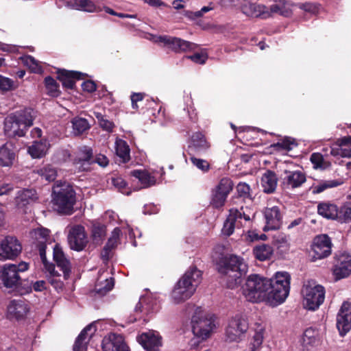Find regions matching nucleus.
I'll list each match as a JSON object with an SVG mask.
<instances>
[{"label":"nucleus","instance_id":"obj_1","mask_svg":"<svg viewBox=\"0 0 351 351\" xmlns=\"http://www.w3.org/2000/svg\"><path fill=\"white\" fill-rule=\"evenodd\" d=\"M291 276L286 271L277 272L267 279L258 274L250 275L243 287V294L251 302L267 301L272 306L282 303L290 291Z\"/></svg>","mask_w":351,"mask_h":351},{"label":"nucleus","instance_id":"obj_2","mask_svg":"<svg viewBox=\"0 0 351 351\" xmlns=\"http://www.w3.org/2000/svg\"><path fill=\"white\" fill-rule=\"evenodd\" d=\"M36 112L28 108L8 115L4 120V132L8 137L24 136L33 125Z\"/></svg>","mask_w":351,"mask_h":351},{"label":"nucleus","instance_id":"obj_3","mask_svg":"<svg viewBox=\"0 0 351 351\" xmlns=\"http://www.w3.org/2000/svg\"><path fill=\"white\" fill-rule=\"evenodd\" d=\"M201 280L202 272L196 267H191L186 271L172 291L171 298L174 303L179 304L191 298Z\"/></svg>","mask_w":351,"mask_h":351},{"label":"nucleus","instance_id":"obj_4","mask_svg":"<svg viewBox=\"0 0 351 351\" xmlns=\"http://www.w3.org/2000/svg\"><path fill=\"white\" fill-rule=\"evenodd\" d=\"M219 271L224 276L228 287L233 289L241 282L242 276L247 273V265L242 258L231 255L225 259Z\"/></svg>","mask_w":351,"mask_h":351},{"label":"nucleus","instance_id":"obj_5","mask_svg":"<svg viewBox=\"0 0 351 351\" xmlns=\"http://www.w3.org/2000/svg\"><path fill=\"white\" fill-rule=\"evenodd\" d=\"M75 192L69 184L55 186L52 192V204L59 213L71 215L75 204Z\"/></svg>","mask_w":351,"mask_h":351},{"label":"nucleus","instance_id":"obj_6","mask_svg":"<svg viewBox=\"0 0 351 351\" xmlns=\"http://www.w3.org/2000/svg\"><path fill=\"white\" fill-rule=\"evenodd\" d=\"M304 306L311 311L317 309L325 299V289L313 280H308L302 289Z\"/></svg>","mask_w":351,"mask_h":351},{"label":"nucleus","instance_id":"obj_7","mask_svg":"<svg viewBox=\"0 0 351 351\" xmlns=\"http://www.w3.org/2000/svg\"><path fill=\"white\" fill-rule=\"evenodd\" d=\"M29 269V264L21 262L19 264H5L0 269V285L5 288L14 291L21 282L20 273Z\"/></svg>","mask_w":351,"mask_h":351},{"label":"nucleus","instance_id":"obj_8","mask_svg":"<svg viewBox=\"0 0 351 351\" xmlns=\"http://www.w3.org/2000/svg\"><path fill=\"white\" fill-rule=\"evenodd\" d=\"M280 175V185L283 189L292 190L300 187L306 181L305 173L295 169L292 162H284Z\"/></svg>","mask_w":351,"mask_h":351},{"label":"nucleus","instance_id":"obj_9","mask_svg":"<svg viewBox=\"0 0 351 351\" xmlns=\"http://www.w3.org/2000/svg\"><path fill=\"white\" fill-rule=\"evenodd\" d=\"M191 325L193 335L199 341L208 339L215 326L213 317L204 313L200 308H197L193 315Z\"/></svg>","mask_w":351,"mask_h":351},{"label":"nucleus","instance_id":"obj_10","mask_svg":"<svg viewBox=\"0 0 351 351\" xmlns=\"http://www.w3.org/2000/svg\"><path fill=\"white\" fill-rule=\"evenodd\" d=\"M248 329V323L244 317L236 315L230 320L226 331L227 341H239Z\"/></svg>","mask_w":351,"mask_h":351},{"label":"nucleus","instance_id":"obj_11","mask_svg":"<svg viewBox=\"0 0 351 351\" xmlns=\"http://www.w3.org/2000/svg\"><path fill=\"white\" fill-rule=\"evenodd\" d=\"M49 230L40 227L29 232L32 247L38 251L41 259H45L46 247L50 241Z\"/></svg>","mask_w":351,"mask_h":351},{"label":"nucleus","instance_id":"obj_12","mask_svg":"<svg viewBox=\"0 0 351 351\" xmlns=\"http://www.w3.org/2000/svg\"><path fill=\"white\" fill-rule=\"evenodd\" d=\"M242 219H244L246 221L250 220V215L243 211V207H241L240 210L237 208H230L229 210V215L225 221L221 230L223 234L226 236H230L233 233L235 227L242 226Z\"/></svg>","mask_w":351,"mask_h":351},{"label":"nucleus","instance_id":"obj_13","mask_svg":"<svg viewBox=\"0 0 351 351\" xmlns=\"http://www.w3.org/2000/svg\"><path fill=\"white\" fill-rule=\"evenodd\" d=\"M333 244L331 238L326 234H321L314 237L311 246L315 259H322L329 256L332 253Z\"/></svg>","mask_w":351,"mask_h":351},{"label":"nucleus","instance_id":"obj_14","mask_svg":"<svg viewBox=\"0 0 351 351\" xmlns=\"http://www.w3.org/2000/svg\"><path fill=\"white\" fill-rule=\"evenodd\" d=\"M156 43H161L164 47H166L175 52L192 51L195 50L197 47V45L193 43L167 35L157 37Z\"/></svg>","mask_w":351,"mask_h":351},{"label":"nucleus","instance_id":"obj_15","mask_svg":"<svg viewBox=\"0 0 351 351\" xmlns=\"http://www.w3.org/2000/svg\"><path fill=\"white\" fill-rule=\"evenodd\" d=\"M333 274L338 280L351 274V254L338 252L334 257Z\"/></svg>","mask_w":351,"mask_h":351},{"label":"nucleus","instance_id":"obj_16","mask_svg":"<svg viewBox=\"0 0 351 351\" xmlns=\"http://www.w3.org/2000/svg\"><path fill=\"white\" fill-rule=\"evenodd\" d=\"M22 245L14 237H6L0 243V259L13 260L21 252Z\"/></svg>","mask_w":351,"mask_h":351},{"label":"nucleus","instance_id":"obj_17","mask_svg":"<svg viewBox=\"0 0 351 351\" xmlns=\"http://www.w3.org/2000/svg\"><path fill=\"white\" fill-rule=\"evenodd\" d=\"M68 243L71 250L80 252L88 243L85 228L81 225H75L69 229L67 236Z\"/></svg>","mask_w":351,"mask_h":351},{"label":"nucleus","instance_id":"obj_18","mask_svg":"<svg viewBox=\"0 0 351 351\" xmlns=\"http://www.w3.org/2000/svg\"><path fill=\"white\" fill-rule=\"evenodd\" d=\"M337 328L341 336L351 330V302H344L337 315Z\"/></svg>","mask_w":351,"mask_h":351},{"label":"nucleus","instance_id":"obj_19","mask_svg":"<svg viewBox=\"0 0 351 351\" xmlns=\"http://www.w3.org/2000/svg\"><path fill=\"white\" fill-rule=\"evenodd\" d=\"M241 11L246 16L251 18H261L266 19L269 18L267 7L263 4L253 3L249 0H242Z\"/></svg>","mask_w":351,"mask_h":351},{"label":"nucleus","instance_id":"obj_20","mask_svg":"<svg viewBox=\"0 0 351 351\" xmlns=\"http://www.w3.org/2000/svg\"><path fill=\"white\" fill-rule=\"evenodd\" d=\"M138 342L147 351H158L162 346L161 337L154 330H149L137 337Z\"/></svg>","mask_w":351,"mask_h":351},{"label":"nucleus","instance_id":"obj_21","mask_svg":"<svg viewBox=\"0 0 351 351\" xmlns=\"http://www.w3.org/2000/svg\"><path fill=\"white\" fill-rule=\"evenodd\" d=\"M103 351H129V348L121 335L110 333L102 340Z\"/></svg>","mask_w":351,"mask_h":351},{"label":"nucleus","instance_id":"obj_22","mask_svg":"<svg viewBox=\"0 0 351 351\" xmlns=\"http://www.w3.org/2000/svg\"><path fill=\"white\" fill-rule=\"evenodd\" d=\"M265 226L264 231L279 229L282 224V215L278 206L266 208L264 210Z\"/></svg>","mask_w":351,"mask_h":351},{"label":"nucleus","instance_id":"obj_23","mask_svg":"<svg viewBox=\"0 0 351 351\" xmlns=\"http://www.w3.org/2000/svg\"><path fill=\"white\" fill-rule=\"evenodd\" d=\"M29 311L28 302L24 300H13L8 306V315L11 319L17 320L23 319Z\"/></svg>","mask_w":351,"mask_h":351},{"label":"nucleus","instance_id":"obj_24","mask_svg":"<svg viewBox=\"0 0 351 351\" xmlns=\"http://www.w3.org/2000/svg\"><path fill=\"white\" fill-rule=\"evenodd\" d=\"M293 3L289 0H275L274 3L267 8L269 18L274 14L289 17L293 13Z\"/></svg>","mask_w":351,"mask_h":351},{"label":"nucleus","instance_id":"obj_25","mask_svg":"<svg viewBox=\"0 0 351 351\" xmlns=\"http://www.w3.org/2000/svg\"><path fill=\"white\" fill-rule=\"evenodd\" d=\"M92 163H93L92 149L86 146L82 147L74 161L76 168L82 171H88Z\"/></svg>","mask_w":351,"mask_h":351},{"label":"nucleus","instance_id":"obj_26","mask_svg":"<svg viewBox=\"0 0 351 351\" xmlns=\"http://www.w3.org/2000/svg\"><path fill=\"white\" fill-rule=\"evenodd\" d=\"M95 331V328L93 324L86 326L76 338L73 346V351H85Z\"/></svg>","mask_w":351,"mask_h":351},{"label":"nucleus","instance_id":"obj_27","mask_svg":"<svg viewBox=\"0 0 351 351\" xmlns=\"http://www.w3.org/2000/svg\"><path fill=\"white\" fill-rule=\"evenodd\" d=\"M15 159V147L11 142H7L0 147V165L3 167L12 165Z\"/></svg>","mask_w":351,"mask_h":351},{"label":"nucleus","instance_id":"obj_28","mask_svg":"<svg viewBox=\"0 0 351 351\" xmlns=\"http://www.w3.org/2000/svg\"><path fill=\"white\" fill-rule=\"evenodd\" d=\"M53 256L57 266L60 268L64 277L66 278L71 272V264L58 245L54 246Z\"/></svg>","mask_w":351,"mask_h":351},{"label":"nucleus","instance_id":"obj_29","mask_svg":"<svg viewBox=\"0 0 351 351\" xmlns=\"http://www.w3.org/2000/svg\"><path fill=\"white\" fill-rule=\"evenodd\" d=\"M82 73L77 71H67L65 69L58 71V78L62 82L63 86L69 89H73L75 80H80Z\"/></svg>","mask_w":351,"mask_h":351},{"label":"nucleus","instance_id":"obj_30","mask_svg":"<svg viewBox=\"0 0 351 351\" xmlns=\"http://www.w3.org/2000/svg\"><path fill=\"white\" fill-rule=\"evenodd\" d=\"M278 182L276 174L267 170L261 178V186L264 193L269 194L275 191Z\"/></svg>","mask_w":351,"mask_h":351},{"label":"nucleus","instance_id":"obj_31","mask_svg":"<svg viewBox=\"0 0 351 351\" xmlns=\"http://www.w3.org/2000/svg\"><path fill=\"white\" fill-rule=\"evenodd\" d=\"M157 310L156 301L149 297L141 298L135 308L136 311L145 312L147 314L152 313Z\"/></svg>","mask_w":351,"mask_h":351},{"label":"nucleus","instance_id":"obj_32","mask_svg":"<svg viewBox=\"0 0 351 351\" xmlns=\"http://www.w3.org/2000/svg\"><path fill=\"white\" fill-rule=\"evenodd\" d=\"M318 213L327 219H334L339 215L337 206L334 204L322 202L317 206Z\"/></svg>","mask_w":351,"mask_h":351},{"label":"nucleus","instance_id":"obj_33","mask_svg":"<svg viewBox=\"0 0 351 351\" xmlns=\"http://www.w3.org/2000/svg\"><path fill=\"white\" fill-rule=\"evenodd\" d=\"M190 147L195 152L200 153L208 149L209 145L206 141L204 134L200 132H196L193 134L191 137V145Z\"/></svg>","mask_w":351,"mask_h":351},{"label":"nucleus","instance_id":"obj_34","mask_svg":"<svg viewBox=\"0 0 351 351\" xmlns=\"http://www.w3.org/2000/svg\"><path fill=\"white\" fill-rule=\"evenodd\" d=\"M36 199L37 194L36 191L33 189H24L18 192L16 197V203L18 206H23Z\"/></svg>","mask_w":351,"mask_h":351},{"label":"nucleus","instance_id":"obj_35","mask_svg":"<svg viewBox=\"0 0 351 351\" xmlns=\"http://www.w3.org/2000/svg\"><path fill=\"white\" fill-rule=\"evenodd\" d=\"M343 184L341 180H321L317 184H314L311 190L313 194H319L328 189L337 187Z\"/></svg>","mask_w":351,"mask_h":351},{"label":"nucleus","instance_id":"obj_36","mask_svg":"<svg viewBox=\"0 0 351 351\" xmlns=\"http://www.w3.org/2000/svg\"><path fill=\"white\" fill-rule=\"evenodd\" d=\"M131 175L137 178L144 188L149 187L156 183L155 178L146 171L134 170L131 172Z\"/></svg>","mask_w":351,"mask_h":351},{"label":"nucleus","instance_id":"obj_37","mask_svg":"<svg viewBox=\"0 0 351 351\" xmlns=\"http://www.w3.org/2000/svg\"><path fill=\"white\" fill-rule=\"evenodd\" d=\"M48 149L46 142L35 141L29 147L28 152L34 158H40L43 157Z\"/></svg>","mask_w":351,"mask_h":351},{"label":"nucleus","instance_id":"obj_38","mask_svg":"<svg viewBox=\"0 0 351 351\" xmlns=\"http://www.w3.org/2000/svg\"><path fill=\"white\" fill-rule=\"evenodd\" d=\"M71 123L73 133L76 136L82 134L90 127L88 121L86 119L79 117H74L71 121Z\"/></svg>","mask_w":351,"mask_h":351},{"label":"nucleus","instance_id":"obj_39","mask_svg":"<svg viewBox=\"0 0 351 351\" xmlns=\"http://www.w3.org/2000/svg\"><path fill=\"white\" fill-rule=\"evenodd\" d=\"M310 160L315 169L326 170L331 166L330 162L326 160L323 155L318 152L313 153Z\"/></svg>","mask_w":351,"mask_h":351},{"label":"nucleus","instance_id":"obj_40","mask_svg":"<svg viewBox=\"0 0 351 351\" xmlns=\"http://www.w3.org/2000/svg\"><path fill=\"white\" fill-rule=\"evenodd\" d=\"M253 252L256 258L261 261L269 259L273 254L272 247L265 244L255 247Z\"/></svg>","mask_w":351,"mask_h":351},{"label":"nucleus","instance_id":"obj_41","mask_svg":"<svg viewBox=\"0 0 351 351\" xmlns=\"http://www.w3.org/2000/svg\"><path fill=\"white\" fill-rule=\"evenodd\" d=\"M116 153L122 162H127L130 159V148L125 141L119 140L116 141Z\"/></svg>","mask_w":351,"mask_h":351},{"label":"nucleus","instance_id":"obj_42","mask_svg":"<svg viewBox=\"0 0 351 351\" xmlns=\"http://www.w3.org/2000/svg\"><path fill=\"white\" fill-rule=\"evenodd\" d=\"M73 6L77 10L88 12H95L100 10L91 0H75Z\"/></svg>","mask_w":351,"mask_h":351},{"label":"nucleus","instance_id":"obj_43","mask_svg":"<svg viewBox=\"0 0 351 351\" xmlns=\"http://www.w3.org/2000/svg\"><path fill=\"white\" fill-rule=\"evenodd\" d=\"M38 174L48 182H53L57 177L56 169L51 165H47L37 170Z\"/></svg>","mask_w":351,"mask_h":351},{"label":"nucleus","instance_id":"obj_44","mask_svg":"<svg viewBox=\"0 0 351 351\" xmlns=\"http://www.w3.org/2000/svg\"><path fill=\"white\" fill-rule=\"evenodd\" d=\"M22 63L27 66L30 71L35 73H41L43 72V68L40 65V63L33 56L29 55H25L21 58Z\"/></svg>","mask_w":351,"mask_h":351},{"label":"nucleus","instance_id":"obj_45","mask_svg":"<svg viewBox=\"0 0 351 351\" xmlns=\"http://www.w3.org/2000/svg\"><path fill=\"white\" fill-rule=\"evenodd\" d=\"M114 285L112 278H106L103 282H97L95 285V292L100 295H105L108 292L112 290Z\"/></svg>","mask_w":351,"mask_h":351},{"label":"nucleus","instance_id":"obj_46","mask_svg":"<svg viewBox=\"0 0 351 351\" xmlns=\"http://www.w3.org/2000/svg\"><path fill=\"white\" fill-rule=\"evenodd\" d=\"M106 232V227L100 223H95L92 227V237L93 241L97 243H101L104 239Z\"/></svg>","mask_w":351,"mask_h":351},{"label":"nucleus","instance_id":"obj_47","mask_svg":"<svg viewBox=\"0 0 351 351\" xmlns=\"http://www.w3.org/2000/svg\"><path fill=\"white\" fill-rule=\"evenodd\" d=\"M227 197V195L213 189L210 204L215 208H221L224 206Z\"/></svg>","mask_w":351,"mask_h":351},{"label":"nucleus","instance_id":"obj_48","mask_svg":"<svg viewBox=\"0 0 351 351\" xmlns=\"http://www.w3.org/2000/svg\"><path fill=\"white\" fill-rule=\"evenodd\" d=\"M233 189V182L228 178H223L220 180L218 184L214 189L217 191H219L223 194L228 196L229 193Z\"/></svg>","mask_w":351,"mask_h":351},{"label":"nucleus","instance_id":"obj_49","mask_svg":"<svg viewBox=\"0 0 351 351\" xmlns=\"http://www.w3.org/2000/svg\"><path fill=\"white\" fill-rule=\"evenodd\" d=\"M94 115L97 119L99 126L103 130L108 132H112L113 131L114 124L112 121L107 119L106 117L100 112H94Z\"/></svg>","mask_w":351,"mask_h":351},{"label":"nucleus","instance_id":"obj_50","mask_svg":"<svg viewBox=\"0 0 351 351\" xmlns=\"http://www.w3.org/2000/svg\"><path fill=\"white\" fill-rule=\"evenodd\" d=\"M14 291H18L21 295L29 293L32 291V281L27 279H22L21 277V282L17 286V289Z\"/></svg>","mask_w":351,"mask_h":351},{"label":"nucleus","instance_id":"obj_51","mask_svg":"<svg viewBox=\"0 0 351 351\" xmlns=\"http://www.w3.org/2000/svg\"><path fill=\"white\" fill-rule=\"evenodd\" d=\"M296 146L297 143L295 140L290 137H285L281 141L274 145V147L287 151L293 149Z\"/></svg>","mask_w":351,"mask_h":351},{"label":"nucleus","instance_id":"obj_52","mask_svg":"<svg viewBox=\"0 0 351 351\" xmlns=\"http://www.w3.org/2000/svg\"><path fill=\"white\" fill-rule=\"evenodd\" d=\"M121 234V230L119 228H115L113 231L112 232L111 237L109 238L107 243L104 247L106 248H108L109 250H112L113 248H114L119 241V237Z\"/></svg>","mask_w":351,"mask_h":351},{"label":"nucleus","instance_id":"obj_53","mask_svg":"<svg viewBox=\"0 0 351 351\" xmlns=\"http://www.w3.org/2000/svg\"><path fill=\"white\" fill-rule=\"evenodd\" d=\"M237 191L239 197L251 199L250 187L245 182H239L237 186Z\"/></svg>","mask_w":351,"mask_h":351},{"label":"nucleus","instance_id":"obj_54","mask_svg":"<svg viewBox=\"0 0 351 351\" xmlns=\"http://www.w3.org/2000/svg\"><path fill=\"white\" fill-rule=\"evenodd\" d=\"M15 88L14 81L0 75V91L8 92Z\"/></svg>","mask_w":351,"mask_h":351},{"label":"nucleus","instance_id":"obj_55","mask_svg":"<svg viewBox=\"0 0 351 351\" xmlns=\"http://www.w3.org/2000/svg\"><path fill=\"white\" fill-rule=\"evenodd\" d=\"M212 10H213V7L204 6L200 10L196 12L186 10L184 12V15L189 19L195 20L197 18L202 17L204 13H206Z\"/></svg>","mask_w":351,"mask_h":351},{"label":"nucleus","instance_id":"obj_56","mask_svg":"<svg viewBox=\"0 0 351 351\" xmlns=\"http://www.w3.org/2000/svg\"><path fill=\"white\" fill-rule=\"evenodd\" d=\"M190 160L192 164L195 166L197 169H200L203 172H206L210 169L209 163L203 159L197 158L195 156H191Z\"/></svg>","mask_w":351,"mask_h":351},{"label":"nucleus","instance_id":"obj_57","mask_svg":"<svg viewBox=\"0 0 351 351\" xmlns=\"http://www.w3.org/2000/svg\"><path fill=\"white\" fill-rule=\"evenodd\" d=\"M45 84L47 90L54 94L58 91V85L56 81L51 76H47L45 79Z\"/></svg>","mask_w":351,"mask_h":351},{"label":"nucleus","instance_id":"obj_58","mask_svg":"<svg viewBox=\"0 0 351 351\" xmlns=\"http://www.w3.org/2000/svg\"><path fill=\"white\" fill-rule=\"evenodd\" d=\"M59 274H57L56 275H53L52 276L48 277V281L56 289V290H60L62 289L64 283L62 281L60 280L59 278Z\"/></svg>","mask_w":351,"mask_h":351},{"label":"nucleus","instance_id":"obj_59","mask_svg":"<svg viewBox=\"0 0 351 351\" xmlns=\"http://www.w3.org/2000/svg\"><path fill=\"white\" fill-rule=\"evenodd\" d=\"M330 154L332 156H341V157L349 158L351 156V149L350 148H343L340 147L339 149H332Z\"/></svg>","mask_w":351,"mask_h":351},{"label":"nucleus","instance_id":"obj_60","mask_svg":"<svg viewBox=\"0 0 351 351\" xmlns=\"http://www.w3.org/2000/svg\"><path fill=\"white\" fill-rule=\"evenodd\" d=\"M315 333L316 332L313 328H307L303 336V340L307 343H312L315 341Z\"/></svg>","mask_w":351,"mask_h":351},{"label":"nucleus","instance_id":"obj_61","mask_svg":"<svg viewBox=\"0 0 351 351\" xmlns=\"http://www.w3.org/2000/svg\"><path fill=\"white\" fill-rule=\"evenodd\" d=\"M340 217L346 223L351 221V207L343 206L339 210Z\"/></svg>","mask_w":351,"mask_h":351},{"label":"nucleus","instance_id":"obj_62","mask_svg":"<svg viewBox=\"0 0 351 351\" xmlns=\"http://www.w3.org/2000/svg\"><path fill=\"white\" fill-rule=\"evenodd\" d=\"M187 58L193 62L200 64H204L207 60V56L202 53H196L192 56H187Z\"/></svg>","mask_w":351,"mask_h":351},{"label":"nucleus","instance_id":"obj_63","mask_svg":"<svg viewBox=\"0 0 351 351\" xmlns=\"http://www.w3.org/2000/svg\"><path fill=\"white\" fill-rule=\"evenodd\" d=\"M82 89L88 93H93L96 90V84L94 82L87 80L82 84Z\"/></svg>","mask_w":351,"mask_h":351},{"label":"nucleus","instance_id":"obj_64","mask_svg":"<svg viewBox=\"0 0 351 351\" xmlns=\"http://www.w3.org/2000/svg\"><path fill=\"white\" fill-rule=\"evenodd\" d=\"M96 162L101 167H105L108 165L109 160L107 157L103 154H99L93 158V163Z\"/></svg>","mask_w":351,"mask_h":351}]
</instances>
